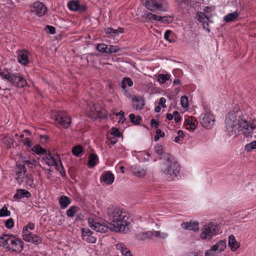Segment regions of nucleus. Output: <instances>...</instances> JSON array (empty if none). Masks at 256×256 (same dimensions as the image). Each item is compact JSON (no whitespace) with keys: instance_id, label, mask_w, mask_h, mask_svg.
Masks as SVG:
<instances>
[{"instance_id":"f257e3e1","label":"nucleus","mask_w":256,"mask_h":256,"mask_svg":"<svg viewBox=\"0 0 256 256\" xmlns=\"http://www.w3.org/2000/svg\"><path fill=\"white\" fill-rule=\"evenodd\" d=\"M107 216L110 223L106 225L105 222L102 223L94 221L89 222L90 226L97 232L106 233L109 230L116 232H123L128 225L127 214L118 206H110L107 209Z\"/></svg>"},{"instance_id":"f03ea898","label":"nucleus","mask_w":256,"mask_h":256,"mask_svg":"<svg viewBox=\"0 0 256 256\" xmlns=\"http://www.w3.org/2000/svg\"><path fill=\"white\" fill-rule=\"evenodd\" d=\"M0 246L9 251L21 252L24 247V242L13 234H3L0 236Z\"/></svg>"},{"instance_id":"7ed1b4c3","label":"nucleus","mask_w":256,"mask_h":256,"mask_svg":"<svg viewBox=\"0 0 256 256\" xmlns=\"http://www.w3.org/2000/svg\"><path fill=\"white\" fill-rule=\"evenodd\" d=\"M0 77L6 80L10 86L17 88H24L28 85L26 78L17 72H12L6 68H0Z\"/></svg>"},{"instance_id":"20e7f679","label":"nucleus","mask_w":256,"mask_h":256,"mask_svg":"<svg viewBox=\"0 0 256 256\" xmlns=\"http://www.w3.org/2000/svg\"><path fill=\"white\" fill-rule=\"evenodd\" d=\"M242 112L238 108H235L228 112L225 118V135L228 136H236L234 129L238 124V119L242 118Z\"/></svg>"},{"instance_id":"39448f33","label":"nucleus","mask_w":256,"mask_h":256,"mask_svg":"<svg viewBox=\"0 0 256 256\" xmlns=\"http://www.w3.org/2000/svg\"><path fill=\"white\" fill-rule=\"evenodd\" d=\"M180 167L170 154H166L160 166L161 172L171 177L176 176L180 172Z\"/></svg>"},{"instance_id":"423d86ee","label":"nucleus","mask_w":256,"mask_h":256,"mask_svg":"<svg viewBox=\"0 0 256 256\" xmlns=\"http://www.w3.org/2000/svg\"><path fill=\"white\" fill-rule=\"evenodd\" d=\"M220 232V227L216 223L208 222L200 228V238L202 240H210Z\"/></svg>"},{"instance_id":"0eeeda50","label":"nucleus","mask_w":256,"mask_h":256,"mask_svg":"<svg viewBox=\"0 0 256 256\" xmlns=\"http://www.w3.org/2000/svg\"><path fill=\"white\" fill-rule=\"evenodd\" d=\"M144 6L152 12H165L168 10V3L166 0H145Z\"/></svg>"},{"instance_id":"6e6552de","label":"nucleus","mask_w":256,"mask_h":256,"mask_svg":"<svg viewBox=\"0 0 256 256\" xmlns=\"http://www.w3.org/2000/svg\"><path fill=\"white\" fill-rule=\"evenodd\" d=\"M51 116L54 120L64 128H68L72 122L71 117L65 112L54 111Z\"/></svg>"},{"instance_id":"1a4fd4ad","label":"nucleus","mask_w":256,"mask_h":256,"mask_svg":"<svg viewBox=\"0 0 256 256\" xmlns=\"http://www.w3.org/2000/svg\"><path fill=\"white\" fill-rule=\"evenodd\" d=\"M234 130H236V136L240 133L247 138L252 137V135L250 122L243 118L238 119V126L234 129Z\"/></svg>"},{"instance_id":"9d476101","label":"nucleus","mask_w":256,"mask_h":256,"mask_svg":"<svg viewBox=\"0 0 256 256\" xmlns=\"http://www.w3.org/2000/svg\"><path fill=\"white\" fill-rule=\"evenodd\" d=\"M86 112L90 117L95 118L102 112V108L99 104L90 102L86 104Z\"/></svg>"},{"instance_id":"9b49d317","label":"nucleus","mask_w":256,"mask_h":256,"mask_svg":"<svg viewBox=\"0 0 256 256\" xmlns=\"http://www.w3.org/2000/svg\"><path fill=\"white\" fill-rule=\"evenodd\" d=\"M17 60L18 63L22 66H27L30 63L29 52L25 49L18 50L16 52Z\"/></svg>"},{"instance_id":"f8f14e48","label":"nucleus","mask_w":256,"mask_h":256,"mask_svg":"<svg viewBox=\"0 0 256 256\" xmlns=\"http://www.w3.org/2000/svg\"><path fill=\"white\" fill-rule=\"evenodd\" d=\"M46 11L47 8L42 2H36L34 3L31 12L34 13L38 17H42L46 14Z\"/></svg>"},{"instance_id":"ddd939ff","label":"nucleus","mask_w":256,"mask_h":256,"mask_svg":"<svg viewBox=\"0 0 256 256\" xmlns=\"http://www.w3.org/2000/svg\"><path fill=\"white\" fill-rule=\"evenodd\" d=\"M200 118V123L204 127L209 129L214 124V118L210 114H202Z\"/></svg>"},{"instance_id":"4468645a","label":"nucleus","mask_w":256,"mask_h":256,"mask_svg":"<svg viewBox=\"0 0 256 256\" xmlns=\"http://www.w3.org/2000/svg\"><path fill=\"white\" fill-rule=\"evenodd\" d=\"M196 16L198 20L202 22L204 28L208 32H210V29L208 28V22H212V21L210 20L208 16L206 15L204 12H198L197 13Z\"/></svg>"},{"instance_id":"2eb2a0df","label":"nucleus","mask_w":256,"mask_h":256,"mask_svg":"<svg viewBox=\"0 0 256 256\" xmlns=\"http://www.w3.org/2000/svg\"><path fill=\"white\" fill-rule=\"evenodd\" d=\"M82 238L84 240L89 243H95L96 238L94 236V232L88 228H83L82 230Z\"/></svg>"},{"instance_id":"dca6fc26","label":"nucleus","mask_w":256,"mask_h":256,"mask_svg":"<svg viewBox=\"0 0 256 256\" xmlns=\"http://www.w3.org/2000/svg\"><path fill=\"white\" fill-rule=\"evenodd\" d=\"M23 240L28 242H31L34 244H39L42 242V238L33 233H28L25 234L24 236H22Z\"/></svg>"},{"instance_id":"f3484780","label":"nucleus","mask_w":256,"mask_h":256,"mask_svg":"<svg viewBox=\"0 0 256 256\" xmlns=\"http://www.w3.org/2000/svg\"><path fill=\"white\" fill-rule=\"evenodd\" d=\"M68 6L70 10L72 11L84 12L86 10V6L84 5H80L78 0H72L68 2Z\"/></svg>"},{"instance_id":"a211bd4d","label":"nucleus","mask_w":256,"mask_h":256,"mask_svg":"<svg viewBox=\"0 0 256 256\" xmlns=\"http://www.w3.org/2000/svg\"><path fill=\"white\" fill-rule=\"evenodd\" d=\"M31 196V194L27 190L24 189H18L14 196V198L15 200H19L24 198H30Z\"/></svg>"},{"instance_id":"6ab92c4d","label":"nucleus","mask_w":256,"mask_h":256,"mask_svg":"<svg viewBox=\"0 0 256 256\" xmlns=\"http://www.w3.org/2000/svg\"><path fill=\"white\" fill-rule=\"evenodd\" d=\"M199 224L197 222H184L181 224V227L184 230L196 232L198 230Z\"/></svg>"},{"instance_id":"aec40b11","label":"nucleus","mask_w":256,"mask_h":256,"mask_svg":"<svg viewBox=\"0 0 256 256\" xmlns=\"http://www.w3.org/2000/svg\"><path fill=\"white\" fill-rule=\"evenodd\" d=\"M144 105V100L140 96H135L132 98V106L136 110H141Z\"/></svg>"},{"instance_id":"412c9836","label":"nucleus","mask_w":256,"mask_h":256,"mask_svg":"<svg viewBox=\"0 0 256 256\" xmlns=\"http://www.w3.org/2000/svg\"><path fill=\"white\" fill-rule=\"evenodd\" d=\"M154 236V231L140 232L136 235V238L139 240H144Z\"/></svg>"},{"instance_id":"4be33fe9","label":"nucleus","mask_w":256,"mask_h":256,"mask_svg":"<svg viewBox=\"0 0 256 256\" xmlns=\"http://www.w3.org/2000/svg\"><path fill=\"white\" fill-rule=\"evenodd\" d=\"M57 160L55 159L50 153L46 154L42 159V162L48 166H52L56 164Z\"/></svg>"},{"instance_id":"5701e85b","label":"nucleus","mask_w":256,"mask_h":256,"mask_svg":"<svg viewBox=\"0 0 256 256\" xmlns=\"http://www.w3.org/2000/svg\"><path fill=\"white\" fill-rule=\"evenodd\" d=\"M228 246L232 252H235L240 246V244L237 242L234 235L231 234L228 237Z\"/></svg>"},{"instance_id":"b1692460","label":"nucleus","mask_w":256,"mask_h":256,"mask_svg":"<svg viewBox=\"0 0 256 256\" xmlns=\"http://www.w3.org/2000/svg\"><path fill=\"white\" fill-rule=\"evenodd\" d=\"M58 202L60 204V208L64 210L70 204L72 200L69 197L64 195H62L60 197Z\"/></svg>"},{"instance_id":"393cba45","label":"nucleus","mask_w":256,"mask_h":256,"mask_svg":"<svg viewBox=\"0 0 256 256\" xmlns=\"http://www.w3.org/2000/svg\"><path fill=\"white\" fill-rule=\"evenodd\" d=\"M102 180L108 184H112L114 180V176L110 172H104L102 175Z\"/></svg>"},{"instance_id":"a878e982","label":"nucleus","mask_w":256,"mask_h":256,"mask_svg":"<svg viewBox=\"0 0 256 256\" xmlns=\"http://www.w3.org/2000/svg\"><path fill=\"white\" fill-rule=\"evenodd\" d=\"M142 17L146 19V20H154L156 21H158L159 18H160V16L153 14L149 12L145 11Z\"/></svg>"},{"instance_id":"bb28decb","label":"nucleus","mask_w":256,"mask_h":256,"mask_svg":"<svg viewBox=\"0 0 256 256\" xmlns=\"http://www.w3.org/2000/svg\"><path fill=\"white\" fill-rule=\"evenodd\" d=\"M239 16V13L237 11H235L234 12L230 13L224 18V20L226 22H231L234 21Z\"/></svg>"},{"instance_id":"cd10ccee","label":"nucleus","mask_w":256,"mask_h":256,"mask_svg":"<svg viewBox=\"0 0 256 256\" xmlns=\"http://www.w3.org/2000/svg\"><path fill=\"white\" fill-rule=\"evenodd\" d=\"M1 140L6 148H10L14 144V140L8 136L3 137Z\"/></svg>"},{"instance_id":"c85d7f7f","label":"nucleus","mask_w":256,"mask_h":256,"mask_svg":"<svg viewBox=\"0 0 256 256\" xmlns=\"http://www.w3.org/2000/svg\"><path fill=\"white\" fill-rule=\"evenodd\" d=\"M98 160V158L96 154H90L88 161V166L91 168L95 166Z\"/></svg>"},{"instance_id":"c756f323","label":"nucleus","mask_w":256,"mask_h":256,"mask_svg":"<svg viewBox=\"0 0 256 256\" xmlns=\"http://www.w3.org/2000/svg\"><path fill=\"white\" fill-rule=\"evenodd\" d=\"M78 207L76 206H70L66 212L67 216L68 218H73L78 212Z\"/></svg>"},{"instance_id":"7c9ffc66","label":"nucleus","mask_w":256,"mask_h":256,"mask_svg":"<svg viewBox=\"0 0 256 256\" xmlns=\"http://www.w3.org/2000/svg\"><path fill=\"white\" fill-rule=\"evenodd\" d=\"M132 174L136 176L138 178H143L145 176L146 173V169L145 168H141V169H137L136 168H134L132 169Z\"/></svg>"},{"instance_id":"2f4dec72","label":"nucleus","mask_w":256,"mask_h":256,"mask_svg":"<svg viewBox=\"0 0 256 256\" xmlns=\"http://www.w3.org/2000/svg\"><path fill=\"white\" fill-rule=\"evenodd\" d=\"M116 248L119 250L122 255L125 256L128 251H130L123 243H118L116 246Z\"/></svg>"},{"instance_id":"473e14b6","label":"nucleus","mask_w":256,"mask_h":256,"mask_svg":"<svg viewBox=\"0 0 256 256\" xmlns=\"http://www.w3.org/2000/svg\"><path fill=\"white\" fill-rule=\"evenodd\" d=\"M25 181L26 184L31 188H34L36 187V185L34 182V178L32 175L27 174L26 176Z\"/></svg>"},{"instance_id":"72a5a7b5","label":"nucleus","mask_w":256,"mask_h":256,"mask_svg":"<svg viewBox=\"0 0 256 256\" xmlns=\"http://www.w3.org/2000/svg\"><path fill=\"white\" fill-rule=\"evenodd\" d=\"M34 224L32 222H29L26 226L23 228L22 232V236H24L25 234L28 233H32L30 232L28 230V229L30 230H33L34 228Z\"/></svg>"},{"instance_id":"f704fd0d","label":"nucleus","mask_w":256,"mask_h":256,"mask_svg":"<svg viewBox=\"0 0 256 256\" xmlns=\"http://www.w3.org/2000/svg\"><path fill=\"white\" fill-rule=\"evenodd\" d=\"M58 162L59 164L58 163V161H56V164H54V166L56 169L60 172L62 176H64L66 173L62 166V162L60 160H58Z\"/></svg>"},{"instance_id":"c9c22d12","label":"nucleus","mask_w":256,"mask_h":256,"mask_svg":"<svg viewBox=\"0 0 256 256\" xmlns=\"http://www.w3.org/2000/svg\"><path fill=\"white\" fill-rule=\"evenodd\" d=\"M184 124L187 130H194L196 129V126L194 122L191 120L188 119L185 120Z\"/></svg>"},{"instance_id":"e433bc0d","label":"nucleus","mask_w":256,"mask_h":256,"mask_svg":"<svg viewBox=\"0 0 256 256\" xmlns=\"http://www.w3.org/2000/svg\"><path fill=\"white\" fill-rule=\"evenodd\" d=\"M82 148L79 145L74 146L72 149V154L77 157L80 156V154L82 152Z\"/></svg>"},{"instance_id":"4c0bfd02","label":"nucleus","mask_w":256,"mask_h":256,"mask_svg":"<svg viewBox=\"0 0 256 256\" xmlns=\"http://www.w3.org/2000/svg\"><path fill=\"white\" fill-rule=\"evenodd\" d=\"M255 149H256V140L247 144L244 146V150L248 152H251Z\"/></svg>"},{"instance_id":"58836bf2","label":"nucleus","mask_w":256,"mask_h":256,"mask_svg":"<svg viewBox=\"0 0 256 256\" xmlns=\"http://www.w3.org/2000/svg\"><path fill=\"white\" fill-rule=\"evenodd\" d=\"M170 78V76L168 74H160L158 76V81L162 84L165 83Z\"/></svg>"},{"instance_id":"ea45409f","label":"nucleus","mask_w":256,"mask_h":256,"mask_svg":"<svg viewBox=\"0 0 256 256\" xmlns=\"http://www.w3.org/2000/svg\"><path fill=\"white\" fill-rule=\"evenodd\" d=\"M168 234L166 232H160V231L154 230V236L160 238L162 239H166L168 237Z\"/></svg>"},{"instance_id":"a19ab883","label":"nucleus","mask_w":256,"mask_h":256,"mask_svg":"<svg viewBox=\"0 0 256 256\" xmlns=\"http://www.w3.org/2000/svg\"><path fill=\"white\" fill-rule=\"evenodd\" d=\"M129 117L132 122L136 124H138L140 123L142 119L140 116H136L134 114H130Z\"/></svg>"},{"instance_id":"79ce46f5","label":"nucleus","mask_w":256,"mask_h":256,"mask_svg":"<svg viewBox=\"0 0 256 256\" xmlns=\"http://www.w3.org/2000/svg\"><path fill=\"white\" fill-rule=\"evenodd\" d=\"M32 150L38 154H43L46 152L45 150L38 144L32 147Z\"/></svg>"},{"instance_id":"37998d69","label":"nucleus","mask_w":256,"mask_h":256,"mask_svg":"<svg viewBox=\"0 0 256 256\" xmlns=\"http://www.w3.org/2000/svg\"><path fill=\"white\" fill-rule=\"evenodd\" d=\"M174 20L173 17L172 16H160V18H159V22L164 24H170Z\"/></svg>"},{"instance_id":"c03bdc74","label":"nucleus","mask_w":256,"mask_h":256,"mask_svg":"<svg viewBox=\"0 0 256 256\" xmlns=\"http://www.w3.org/2000/svg\"><path fill=\"white\" fill-rule=\"evenodd\" d=\"M23 163L26 166H27L30 168L35 166L37 165V162L34 159L24 160Z\"/></svg>"},{"instance_id":"a18cd8bd","label":"nucleus","mask_w":256,"mask_h":256,"mask_svg":"<svg viewBox=\"0 0 256 256\" xmlns=\"http://www.w3.org/2000/svg\"><path fill=\"white\" fill-rule=\"evenodd\" d=\"M10 215V212L8 210L7 207L4 206L0 209V217L8 216Z\"/></svg>"},{"instance_id":"49530a36","label":"nucleus","mask_w":256,"mask_h":256,"mask_svg":"<svg viewBox=\"0 0 256 256\" xmlns=\"http://www.w3.org/2000/svg\"><path fill=\"white\" fill-rule=\"evenodd\" d=\"M180 104L182 108H186L188 106V98L186 96H183L180 98Z\"/></svg>"},{"instance_id":"de8ad7c7","label":"nucleus","mask_w":256,"mask_h":256,"mask_svg":"<svg viewBox=\"0 0 256 256\" xmlns=\"http://www.w3.org/2000/svg\"><path fill=\"white\" fill-rule=\"evenodd\" d=\"M156 134L154 137V140L156 142L158 141L160 138H162L164 136V133L160 129H157L156 131Z\"/></svg>"},{"instance_id":"09e8293b","label":"nucleus","mask_w":256,"mask_h":256,"mask_svg":"<svg viewBox=\"0 0 256 256\" xmlns=\"http://www.w3.org/2000/svg\"><path fill=\"white\" fill-rule=\"evenodd\" d=\"M154 150L158 156H160L163 152V147L162 145L158 144L154 146Z\"/></svg>"},{"instance_id":"8fccbe9b","label":"nucleus","mask_w":256,"mask_h":256,"mask_svg":"<svg viewBox=\"0 0 256 256\" xmlns=\"http://www.w3.org/2000/svg\"><path fill=\"white\" fill-rule=\"evenodd\" d=\"M22 142L24 146H25L28 148H32V143L30 138H26L22 140Z\"/></svg>"},{"instance_id":"3c124183","label":"nucleus","mask_w":256,"mask_h":256,"mask_svg":"<svg viewBox=\"0 0 256 256\" xmlns=\"http://www.w3.org/2000/svg\"><path fill=\"white\" fill-rule=\"evenodd\" d=\"M110 135L120 138L121 133L117 128H112L110 130Z\"/></svg>"},{"instance_id":"603ef678","label":"nucleus","mask_w":256,"mask_h":256,"mask_svg":"<svg viewBox=\"0 0 256 256\" xmlns=\"http://www.w3.org/2000/svg\"><path fill=\"white\" fill-rule=\"evenodd\" d=\"M4 226L8 228H12L14 226V220L12 218H8L5 222Z\"/></svg>"},{"instance_id":"864d4df0","label":"nucleus","mask_w":256,"mask_h":256,"mask_svg":"<svg viewBox=\"0 0 256 256\" xmlns=\"http://www.w3.org/2000/svg\"><path fill=\"white\" fill-rule=\"evenodd\" d=\"M106 48V44L103 43L98 44L96 46V50L100 52L104 53L106 50L105 48Z\"/></svg>"},{"instance_id":"5fc2aeb1","label":"nucleus","mask_w":256,"mask_h":256,"mask_svg":"<svg viewBox=\"0 0 256 256\" xmlns=\"http://www.w3.org/2000/svg\"><path fill=\"white\" fill-rule=\"evenodd\" d=\"M173 115H174L173 117H174V122L176 123H178L180 121L181 116H180L179 112L178 111H176V110L174 111L173 112Z\"/></svg>"},{"instance_id":"6e6d98bb","label":"nucleus","mask_w":256,"mask_h":256,"mask_svg":"<svg viewBox=\"0 0 256 256\" xmlns=\"http://www.w3.org/2000/svg\"><path fill=\"white\" fill-rule=\"evenodd\" d=\"M49 140V138L47 136H40V142L41 144H46Z\"/></svg>"},{"instance_id":"4d7b16f0","label":"nucleus","mask_w":256,"mask_h":256,"mask_svg":"<svg viewBox=\"0 0 256 256\" xmlns=\"http://www.w3.org/2000/svg\"><path fill=\"white\" fill-rule=\"evenodd\" d=\"M109 48H110V54L117 52L120 50L118 46L110 45Z\"/></svg>"},{"instance_id":"13d9d810","label":"nucleus","mask_w":256,"mask_h":256,"mask_svg":"<svg viewBox=\"0 0 256 256\" xmlns=\"http://www.w3.org/2000/svg\"><path fill=\"white\" fill-rule=\"evenodd\" d=\"M117 138H118L111 135L108 136V139L109 140L110 144L112 145L114 144L117 142Z\"/></svg>"},{"instance_id":"bf43d9fd","label":"nucleus","mask_w":256,"mask_h":256,"mask_svg":"<svg viewBox=\"0 0 256 256\" xmlns=\"http://www.w3.org/2000/svg\"><path fill=\"white\" fill-rule=\"evenodd\" d=\"M24 164H20L18 166V169L20 170V175L22 176H24L26 172V170L25 168Z\"/></svg>"},{"instance_id":"052dcab7","label":"nucleus","mask_w":256,"mask_h":256,"mask_svg":"<svg viewBox=\"0 0 256 256\" xmlns=\"http://www.w3.org/2000/svg\"><path fill=\"white\" fill-rule=\"evenodd\" d=\"M106 33L111 34L112 36H115L118 34L116 29H114L112 28H108L106 30Z\"/></svg>"},{"instance_id":"680f3d73","label":"nucleus","mask_w":256,"mask_h":256,"mask_svg":"<svg viewBox=\"0 0 256 256\" xmlns=\"http://www.w3.org/2000/svg\"><path fill=\"white\" fill-rule=\"evenodd\" d=\"M46 30H47L49 34H54L56 32V28L54 26H46Z\"/></svg>"},{"instance_id":"e2e57ef3","label":"nucleus","mask_w":256,"mask_h":256,"mask_svg":"<svg viewBox=\"0 0 256 256\" xmlns=\"http://www.w3.org/2000/svg\"><path fill=\"white\" fill-rule=\"evenodd\" d=\"M123 82L128 84L130 87H131L133 85V82L132 80L129 78H126L123 79Z\"/></svg>"},{"instance_id":"0e129e2a","label":"nucleus","mask_w":256,"mask_h":256,"mask_svg":"<svg viewBox=\"0 0 256 256\" xmlns=\"http://www.w3.org/2000/svg\"><path fill=\"white\" fill-rule=\"evenodd\" d=\"M150 126L152 127H154L155 128H157L159 126V123L154 119H152L150 121Z\"/></svg>"},{"instance_id":"69168bd1","label":"nucleus","mask_w":256,"mask_h":256,"mask_svg":"<svg viewBox=\"0 0 256 256\" xmlns=\"http://www.w3.org/2000/svg\"><path fill=\"white\" fill-rule=\"evenodd\" d=\"M166 100L164 98H160V102H159V105L161 106L163 108H166Z\"/></svg>"},{"instance_id":"338daca9","label":"nucleus","mask_w":256,"mask_h":256,"mask_svg":"<svg viewBox=\"0 0 256 256\" xmlns=\"http://www.w3.org/2000/svg\"><path fill=\"white\" fill-rule=\"evenodd\" d=\"M170 32L171 31L170 30H166L164 34V39L170 42H172V40L169 39V36Z\"/></svg>"},{"instance_id":"774afa93","label":"nucleus","mask_w":256,"mask_h":256,"mask_svg":"<svg viewBox=\"0 0 256 256\" xmlns=\"http://www.w3.org/2000/svg\"><path fill=\"white\" fill-rule=\"evenodd\" d=\"M250 125L252 128V132H253V130L256 128V118L252 120L250 122Z\"/></svg>"}]
</instances>
